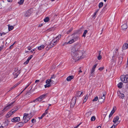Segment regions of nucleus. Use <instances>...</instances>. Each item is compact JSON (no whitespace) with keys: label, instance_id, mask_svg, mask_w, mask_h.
<instances>
[{"label":"nucleus","instance_id":"ddd939ff","mask_svg":"<svg viewBox=\"0 0 128 128\" xmlns=\"http://www.w3.org/2000/svg\"><path fill=\"white\" fill-rule=\"evenodd\" d=\"M20 120V118L18 117L14 118L12 119L11 121L14 122H18Z\"/></svg>","mask_w":128,"mask_h":128},{"label":"nucleus","instance_id":"a878e982","mask_svg":"<svg viewBox=\"0 0 128 128\" xmlns=\"http://www.w3.org/2000/svg\"><path fill=\"white\" fill-rule=\"evenodd\" d=\"M31 83V82H30L27 86L17 96H19L25 90V89L27 88L28 86Z\"/></svg>","mask_w":128,"mask_h":128},{"label":"nucleus","instance_id":"6e6d98bb","mask_svg":"<svg viewBox=\"0 0 128 128\" xmlns=\"http://www.w3.org/2000/svg\"><path fill=\"white\" fill-rule=\"evenodd\" d=\"M80 124H78L74 128H77V127H78V126H79L80 125Z\"/></svg>","mask_w":128,"mask_h":128},{"label":"nucleus","instance_id":"4468645a","mask_svg":"<svg viewBox=\"0 0 128 128\" xmlns=\"http://www.w3.org/2000/svg\"><path fill=\"white\" fill-rule=\"evenodd\" d=\"M118 49H116L115 52H114V54L112 58V60H114L115 58H116L117 56H118Z\"/></svg>","mask_w":128,"mask_h":128},{"label":"nucleus","instance_id":"b1692460","mask_svg":"<svg viewBox=\"0 0 128 128\" xmlns=\"http://www.w3.org/2000/svg\"><path fill=\"white\" fill-rule=\"evenodd\" d=\"M123 83L122 82L119 83L118 84V86L120 88H121L122 87Z\"/></svg>","mask_w":128,"mask_h":128},{"label":"nucleus","instance_id":"49530a36","mask_svg":"<svg viewBox=\"0 0 128 128\" xmlns=\"http://www.w3.org/2000/svg\"><path fill=\"white\" fill-rule=\"evenodd\" d=\"M14 109L12 110L11 111V112L12 113V114L14 113L15 112H16V110H14Z\"/></svg>","mask_w":128,"mask_h":128},{"label":"nucleus","instance_id":"39448f33","mask_svg":"<svg viewBox=\"0 0 128 128\" xmlns=\"http://www.w3.org/2000/svg\"><path fill=\"white\" fill-rule=\"evenodd\" d=\"M120 78L122 82L124 83H127L128 81V74H127L125 76L122 75L121 76Z\"/></svg>","mask_w":128,"mask_h":128},{"label":"nucleus","instance_id":"f3484780","mask_svg":"<svg viewBox=\"0 0 128 128\" xmlns=\"http://www.w3.org/2000/svg\"><path fill=\"white\" fill-rule=\"evenodd\" d=\"M122 28L124 30H126L128 28L127 25L126 24H123L121 26Z\"/></svg>","mask_w":128,"mask_h":128},{"label":"nucleus","instance_id":"1a4fd4ad","mask_svg":"<svg viewBox=\"0 0 128 128\" xmlns=\"http://www.w3.org/2000/svg\"><path fill=\"white\" fill-rule=\"evenodd\" d=\"M76 98L75 97H74L72 99L70 103V107L73 108L76 102Z\"/></svg>","mask_w":128,"mask_h":128},{"label":"nucleus","instance_id":"7c9ffc66","mask_svg":"<svg viewBox=\"0 0 128 128\" xmlns=\"http://www.w3.org/2000/svg\"><path fill=\"white\" fill-rule=\"evenodd\" d=\"M88 32V31L86 30L84 31V32L82 36H83L84 37H86V34Z\"/></svg>","mask_w":128,"mask_h":128},{"label":"nucleus","instance_id":"473e14b6","mask_svg":"<svg viewBox=\"0 0 128 128\" xmlns=\"http://www.w3.org/2000/svg\"><path fill=\"white\" fill-rule=\"evenodd\" d=\"M61 35L60 34L58 35L55 38L58 40V41L61 38Z\"/></svg>","mask_w":128,"mask_h":128},{"label":"nucleus","instance_id":"dca6fc26","mask_svg":"<svg viewBox=\"0 0 128 128\" xmlns=\"http://www.w3.org/2000/svg\"><path fill=\"white\" fill-rule=\"evenodd\" d=\"M128 48V44L126 43H124L122 47L123 50H126Z\"/></svg>","mask_w":128,"mask_h":128},{"label":"nucleus","instance_id":"4c0bfd02","mask_svg":"<svg viewBox=\"0 0 128 128\" xmlns=\"http://www.w3.org/2000/svg\"><path fill=\"white\" fill-rule=\"evenodd\" d=\"M96 119V117L94 116H93L91 118V121H94Z\"/></svg>","mask_w":128,"mask_h":128},{"label":"nucleus","instance_id":"a211bd4d","mask_svg":"<svg viewBox=\"0 0 128 128\" xmlns=\"http://www.w3.org/2000/svg\"><path fill=\"white\" fill-rule=\"evenodd\" d=\"M73 78L74 76H70L67 78L66 80L68 81H70Z\"/></svg>","mask_w":128,"mask_h":128},{"label":"nucleus","instance_id":"ea45409f","mask_svg":"<svg viewBox=\"0 0 128 128\" xmlns=\"http://www.w3.org/2000/svg\"><path fill=\"white\" fill-rule=\"evenodd\" d=\"M104 68L103 67H101L100 68H98V70H100V71H102V70L104 69Z\"/></svg>","mask_w":128,"mask_h":128},{"label":"nucleus","instance_id":"c85d7f7f","mask_svg":"<svg viewBox=\"0 0 128 128\" xmlns=\"http://www.w3.org/2000/svg\"><path fill=\"white\" fill-rule=\"evenodd\" d=\"M122 58L121 57H119V58L118 64H120L122 61Z\"/></svg>","mask_w":128,"mask_h":128},{"label":"nucleus","instance_id":"f704fd0d","mask_svg":"<svg viewBox=\"0 0 128 128\" xmlns=\"http://www.w3.org/2000/svg\"><path fill=\"white\" fill-rule=\"evenodd\" d=\"M88 94H87L86 95V96H85V97L84 99V102H86V100L87 99H88Z\"/></svg>","mask_w":128,"mask_h":128},{"label":"nucleus","instance_id":"aec40b11","mask_svg":"<svg viewBox=\"0 0 128 128\" xmlns=\"http://www.w3.org/2000/svg\"><path fill=\"white\" fill-rule=\"evenodd\" d=\"M9 122V121L8 120H6L5 122L4 123V125L5 126L8 125Z\"/></svg>","mask_w":128,"mask_h":128},{"label":"nucleus","instance_id":"864d4df0","mask_svg":"<svg viewBox=\"0 0 128 128\" xmlns=\"http://www.w3.org/2000/svg\"><path fill=\"white\" fill-rule=\"evenodd\" d=\"M72 29H70V30H69L67 32V33L68 34L70 32L72 31Z\"/></svg>","mask_w":128,"mask_h":128},{"label":"nucleus","instance_id":"2eb2a0df","mask_svg":"<svg viewBox=\"0 0 128 128\" xmlns=\"http://www.w3.org/2000/svg\"><path fill=\"white\" fill-rule=\"evenodd\" d=\"M101 53V50L99 51H98V55L97 56V58L99 60H100L102 58V56H101L100 55Z\"/></svg>","mask_w":128,"mask_h":128},{"label":"nucleus","instance_id":"052dcab7","mask_svg":"<svg viewBox=\"0 0 128 128\" xmlns=\"http://www.w3.org/2000/svg\"><path fill=\"white\" fill-rule=\"evenodd\" d=\"M49 48H48V46H47L46 47V49L47 50H48L49 49Z\"/></svg>","mask_w":128,"mask_h":128},{"label":"nucleus","instance_id":"a19ab883","mask_svg":"<svg viewBox=\"0 0 128 128\" xmlns=\"http://www.w3.org/2000/svg\"><path fill=\"white\" fill-rule=\"evenodd\" d=\"M32 57V56L31 55L28 58L27 60H28L29 61Z\"/></svg>","mask_w":128,"mask_h":128},{"label":"nucleus","instance_id":"79ce46f5","mask_svg":"<svg viewBox=\"0 0 128 128\" xmlns=\"http://www.w3.org/2000/svg\"><path fill=\"white\" fill-rule=\"evenodd\" d=\"M16 86L15 85H14L13 86H12V87H11L10 89V90H9L8 91L9 92L10 91V90H12V89H14V88H15Z\"/></svg>","mask_w":128,"mask_h":128},{"label":"nucleus","instance_id":"6ab92c4d","mask_svg":"<svg viewBox=\"0 0 128 128\" xmlns=\"http://www.w3.org/2000/svg\"><path fill=\"white\" fill-rule=\"evenodd\" d=\"M45 47L44 45H42L38 47V49L39 50H41L42 49H43Z\"/></svg>","mask_w":128,"mask_h":128},{"label":"nucleus","instance_id":"f8f14e48","mask_svg":"<svg viewBox=\"0 0 128 128\" xmlns=\"http://www.w3.org/2000/svg\"><path fill=\"white\" fill-rule=\"evenodd\" d=\"M14 102L11 103L10 104L8 105L3 110L4 111L7 110L8 109L11 108L12 106V105Z\"/></svg>","mask_w":128,"mask_h":128},{"label":"nucleus","instance_id":"412c9836","mask_svg":"<svg viewBox=\"0 0 128 128\" xmlns=\"http://www.w3.org/2000/svg\"><path fill=\"white\" fill-rule=\"evenodd\" d=\"M8 29L9 31H10L12 30L14 28V27L13 26H10V24H8Z\"/></svg>","mask_w":128,"mask_h":128},{"label":"nucleus","instance_id":"4be33fe9","mask_svg":"<svg viewBox=\"0 0 128 128\" xmlns=\"http://www.w3.org/2000/svg\"><path fill=\"white\" fill-rule=\"evenodd\" d=\"M92 112L91 111H89L87 112L86 114V117H89L91 114Z\"/></svg>","mask_w":128,"mask_h":128},{"label":"nucleus","instance_id":"20e7f679","mask_svg":"<svg viewBox=\"0 0 128 128\" xmlns=\"http://www.w3.org/2000/svg\"><path fill=\"white\" fill-rule=\"evenodd\" d=\"M54 82L52 79H48L46 81V84L44 85V87L45 88H49L50 86V84H53Z\"/></svg>","mask_w":128,"mask_h":128},{"label":"nucleus","instance_id":"c9c22d12","mask_svg":"<svg viewBox=\"0 0 128 128\" xmlns=\"http://www.w3.org/2000/svg\"><path fill=\"white\" fill-rule=\"evenodd\" d=\"M103 5V3L102 2H101L98 5L99 7L100 8H101Z\"/></svg>","mask_w":128,"mask_h":128},{"label":"nucleus","instance_id":"a18cd8bd","mask_svg":"<svg viewBox=\"0 0 128 128\" xmlns=\"http://www.w3.org/2000/svg\"><path fill=\"white\" fill-rule=\"evenodd\" d=\"M116 106H114V108H113L112 109V111L113 112H115L116 110Z\"/></svg>","mask_w":128,"mask_h":128},{"label":"nucleus","instance_id":"e2e57ef3","mask_svg":"<svg viewBox=\"0 0 128 128\" xmlns=\"http://www.w3.org/2000/svg\"><path fill=\"white\" fill-rule=\"evenodd\" d=\"M46 115V114L44 113H43L42 115V116L43 117Z\"/></svg>","mask_w":128,"mask_h":128},{"label":"nucleus","instance_id":"de8ad7c7","mask_svg":"<svg viewBox=\"0 0 128 128\" xmlns=\"http://www.w3.org/2000/svg\"><path fill=\"white\" fill-rule=\"evenodd\" d=\"M55 78V76L54 75H52V76H51V77L50 78V79H52H52H54V78Z\"/></svg>","mask_w":128,"mask_h":128},{"label":"nucleus","instance_id":"7ed1b4c3","mask_svg":"<svg viewBox=\"0 0 128 128\" xmlns=\"http://www.w3.org/2000/svg\"><path fill=\"white\" fill-rule=\"evenodd\" d=\"M105 98V95L104 94H103V96L102 97H100L99 98L98 96H96V101L98 100V102H97L98 105L102 104L104 101Z\"/></svg>","mask_w":128,"mask_h":128},{"label":"nucleus","instance_id":"338daca9","mask_svg":"<svg viewBox=\"0 0 128 128\" xmlns=\"http://www.w3.org/2000/svg\"><path fill=\"white\" fill-rule=\"evenodd\" d=\"M2 35H5L6 34V33H5V32H2Z\"/></svg>","mask_w":128,"mask_h":128},{"label":"nucleus","instance_id":"58836bf2","mask_svg":"<svg viewBox=\"0 0 128 128\" xmlns=\"http://www.w3.org/2000/svg\"><path fill=\"white\" fill-rule=\"evenodd\" d=\"M49 20V18L48 17H46L44 19V20L45 22H48Z\"/></svg>","mask_w":128,"mask_h":128},{"label":"nucleus","instance_id":"72a5a7b5","mask_svg":"<svg viewBox=\"0 0 128 128\" xmlns=\"http://www.w3.org/2000/svg\"><path fill=\"white\" fill-rule=\"evenodd\" d=\"M96 12H95L94 14L92 16V19L94 20L96 18Z\"/></svg>","mask_w":128,"mask_h":128},{"label":"nucleus","instance_id":"5701e85b","mask_svg":"<svg viewBox=\"0 0 128 128\" xmlns=\"http://www.w3.org/2000/svg\"><path fill=\"white\" fill-rule=\"evenodd\" d=\"M12 114L10 111L7 113L6 115V117L7 118H8V117L10 116Z\"/></svg>","mask_w":128,"mask_h":128},{"label":"nucleus","instance_id":"4d7b16f0","mask_svg":"<svg viewBox=\"0 0 128 128\" xmlns=\"http://www.w3.org/2000/svg\"><path fill=\"white\" fill-rule=\"evenodd\" d=\"M31 48H32L30 47H28V49L29 50H30L31 49Z\"/></svg>","mask_w":128,"mask_h":128},{"label":"nucleus","instance_id":"0eeeda50","mask_svg":"<svg viewBox=\"0 0 128 128\" xmlns=\"http://www.w3.org/2000/svg\"><path fill=\"white\" fill-rule=\"evenodd\" d=\"M28 114L24 113V116L23 118V120L25 123H26L28 122L30 120V118L28 117Z\"/></svg>","mask_w":128,"mask_h":128},{"label":"nucleus","instance_id":"e433bc0d","mask_svg":"<svg viewBox=\"0 0 128 128\" xmlns=\"http://www.w3.org/2000/svg\"><path fill=\"white\" fill-rule=\"evenodd\" d=\"M24 1V0H20V1L18 2V3L19 4H23Z\"/></svg>","mask_w":128,"mask_h":128},{"label":"nucleus","instance_id":"0e129e2a","mask_svg":"<svg viewBox=\"0 0 128 128\" xmlns=\"http://www.w3.org/2000/svg\"><path fill=\"white\" fill-rule=\"evenodd\" d=\"M80 70L78 71V72H82V71L80 69Z\"/></svg>","mask_w":128,"mask_h":128},{"label":"nucleus","instance_id":"c756f323","mask_svg":"<svg viewBox=\"0 0 128 128\" xmlns=\"http://www.w3.org/2000/svg\"><path fill=\"white\" fill-rule=\"evenodd\" d=\"M120 98L123 99L124 97V95L123 94L120 93L119 95Z\"/></svg>","mask_w":128,"mask_h":128},{"label":"nucleus","instance_id":"603ef678","mask_svg":"<svg viewBox=\"0 0 128 128\" xmlns=\"http://www.w3.org/2000/svg\"><path fill=\"white\" fill-rule=\"evenodd\" d=\"M48 111L47 110H46L45 111L44 113L46 114L48 113Z\"/></svg>","mask_w":128,"mask_h":128},{"label":"nucleus","instance_id":"6e6552de","mask_svg":"<svg viewBox=\"0 0 128 128\" xmlns=\"http://www.w3.org/2000/svg\"><path fill=\"white\" fill-rule=\"evenodd\" d=\"M20 70H18V68H16L14 69V72L13 73V74L14 76V78H16L18 76L20 73Z\"/></svg>","mask_w":128,"mask_h":128},{"label":"nucleus","instance_id":"c03bdc74","mask_svg":"<svg viewBox=\"0 0 128 128\" xmlns=\"http://www.w3.org/2000/svg\"><path fill=\"white\" fill-rule=\"evenodd\" d=\"M29 61L27 60L24 63V64H27L28 63Z\"/></svg>","mask_w":128,"mask_h":128},{"label":"nucleus","instance_id":"37998d69","mask_svg":"<svg viewBox=\"0 0 128 128\" xmlns=\"http://www.w3.org/2000/svg\"><path fill=\"white\" fill-rule=\"evenodd\" d=\"M117 126V124H114L110 128H115V127Z\"/></svg>","mask_w":128,"mask_h":128},{"label":"nucleus","instance_id":"f257e3e1","mask_svg":"<svg viewBox=\"0 0 128 128\" xmlns=\"http://www.w3.org/2000/svg\"><path fill=\"white\" fill-rule=\"evenodd\" d=\"M80 47V45L77 44H75L71 49V54L75 61L83 59L86 56L84 52L79 50Z\"/></svg>","mask_w":128,"mask_h":128},{"label":"nucleus","instance_id":"5fc2aeb1","mask_svg":"<svg viewBox=\"0 0 128 128\" xmlns=\"http://www.w3.org/2000/svg\"><path fill=\"white\" fill-rule=\"evenodd\" d=\"M13 109H14V110H16V111L18 110V108L17 107H16V108H15Z\"/></svg>","mask_w":128,"mask_h":128},{"label":"nucleus","instance_id":"13d9d810","mask_svg":"<svg viewBox=\"0 0 128 128\" xmlns=\"http://www.w3.org/2000/svg\"><path fill=\"white\" fill-rule=\"evenodd\" d=\"M8 2H12V0H8Z\"/></svg>","mask_w":128,"mask_h":128},{"label":"nucleus","instance_id":"393cba45","mask_svg":"<svg viewBox=\"0 0 128 128\" xmlns=\"http://www.w3.org/2000/svg\"><path fill=\"white\" fill-rule=\"evenodd\" d=\"M82 92H81L80 91L77 92L76 95L77 96L79 97L82 94Z\"/></svg>","mask_w":128,"mask_h":128},{"label":"nucleus","instance_id":"680f3d73","mask_svg":"<svg viewBox=\"0 0 128 128\" xmlns=\"http://www.w3.org/2000/svg\"><path fill=\"white\" fill-rule=\"evenodd\" d=\"M43 118V117L42 116H41L39 117L38 118L39 119H42Z\"/></svg>","mask_w":128,"mask_h":128},{"label":"nucleus","instance_id":"bb28decb","mask_svg":"<svg viewBox=\"0 0 128 128\" xmlns=\"http://www.w3.org/2000/svg\"><path fill=\"white\" fill-rule=\"evenodd\" d=\"M96 67V64H95L92 67L91 70V73H92L95 71V68Z\"/></svg>","mask_w":128,"mask_h":128},{"label":"nucleus","instance_id":"774afa93","mask_svg":"<svg viewBox=\"0 0 128 128\" xmlns=\"http://www.w3.org/2000/svg\"><path fill=\"white\" fill-rule=\"evenodd\" d=\"M112 114H110V115H109V118H110V117H111V116H112Z\"/></svg>","mask_w":128,"mask_h":128},{"label":"nucleus","instance_id":"3c124183","mask_svg":"<svg viewBox=\"0 0 128 128\" xmlns=\"http://www.w3.org/2000/svg\"><path fill=\"white\" fill-rule=\"evenodd\" d=\"M107 112H105L104 113L103 115L105 116L104 118L106 116V115H107Z\"/></svg>","mask_w":128,"mask_h":128},{"label":"nucleus","instance_id":"69168bd1","mask_svg":"<svg viewBox=\"0 0 128 128\" xmlns=\"http://www.w3.org/2000/svg\"><path fill=\"white\" fill-rule=\"evenodd\" d=\"M19 124H21L20 125L21 126H22L23 125V123L22 122H20L19 123Z\"/></svg>","mask_w":128,"mask_h":128},{"label":"nucleus","instance_id":"423d86ee","mask_svg":"<svg viewBox=\"0 0 128 128\" xmlns=\"http://www.w3.org/2000/svg\"><path fill=\"white\" fill-rule=\"evenodd\" d=\"M46 96V94H43L40 96L36 100H34L33 102H34L38 103L40 101L44 99L45 98Z\"/></svg>","mask_w":128,"mask_h":128},{"label":"nucleus","instance_id":"cd10ccee","mask_svg":"<svg viewBox=\"0 0 128 128\" xmlns=\"http://www.w3.org/2000/svg\"><path fill=\"white\" fill-rule=\"evenodd\" d=\"M51 42L54 44H56V42H58V40H56V38H55L54 40H52Z\"/></svg>","mask_w":128,"mask_h":128},{"label":"nucleus","instance_id":"9b49d317","mask_svg":"<svg viewBox=\"0 0 128 128\" xmlns=\"http://www.w3.org/2000/svg\"><path fill=\"white\" fill-rule=\"evenodd\" d=\"M32 12L31 10H29L24 13V16L26 17L28 16L31 15Z\"/></svg>","mask_w":128,"mask_h":128},{"label":"nucleus","instance_id":"f03ea898","mask_svg":"<svg viewBox=\"0 0 128 128\" xmlns=\"http://www.w3.org/2000/svg\"><path fill=\"white\" fill-rule=\"evenodd\" d=\"M72 38L70 40L67 42H65L64 45L68 44H71L78 40L79 38V36L76 34L72 35Z\"/></svg>","mask_w":128,"mask_h":128},{"label":"nucleus","instance_id":"09e8293b","mask_svg":"<svg viewBox=\"0 0 128 128\" xmlns=\"http://www.w3.org/2000/svg\"><path fill=\"white\" fill-rule=\"evenodd\" d=\"M36 122V120H35L34 119H32V122L33 123H34V122Z\"/></svg>","mask_w":128,"mask_h":128},{"label":"nucleus","instance_id":"9d476101","mask_svg":"<svg viewBox=\"0 0 128 128\" xmlns=\"http://www.w3.org/2000/svg\"><path fill=\"white\" fill-rule=\"evenodd\" d=\"M119 117L118 116H116L114 118L113 120L114 124H117V125L120 122V121H119Z\"/></svg>","mask_w":128,"mask_h":128},{"label":"nucleus","instance_id":"8fccbe9b","mask_svg":"<svg viewBox=\"0 0 128 128\" xmlns=\"http://www.w3.org/2000/svg\"><path fill=\"white\" fill-rule=\"evenodd\" d=\"M21 82H18L17 83H16V84H15V85L16 87L18 85L21 83Z\"/></svg>","mask_w":128,"mask_h":128},{"label":"nucleus","instance_id":"bf43d9fd","mask_svg":"<svg viewBox=\"0 0 128 128\" xmlns=\"http://www.w3.org/2000/svg\"><path fill=\"white\" fill-rule=\"evenodd\" d=\"M96 101V97H95L94 99H93L92 100V101L93 102Z\"/></svg>","mask_w":128,"mask_h":128},{"label":"nucleus","instance_id":"2f4dec72","mask_svg":"<svg viewBox=\"0 0 128 128\" xmlns=\"http://www.w3.org/2000/svg\"><path fill=\"white\" fill-rule=\"evenodd\" d=\"M55 44L52 42H50V46L49 47L50 48H51L55 45Z\"/></svg>","mask_w":128,"mask_h":128}]
</instances>
